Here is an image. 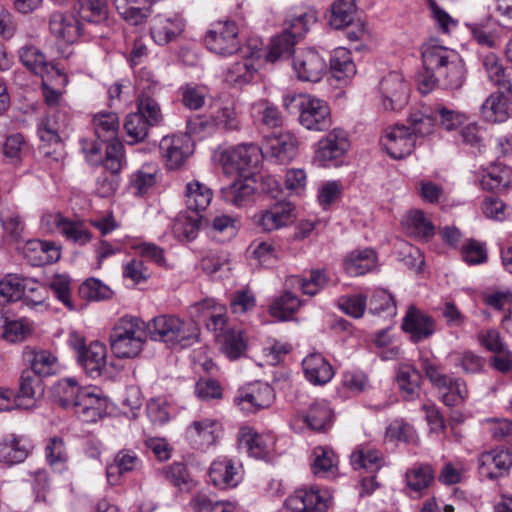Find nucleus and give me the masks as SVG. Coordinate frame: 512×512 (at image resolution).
<instances>
[{
    "mask_svg": "<svg viewBox=\"0 0 512 512\" xmlns=\"http://www.w3.org/2000/svg\"><path fill=\"white\" fill-rule=\"evenodd\" d=\"M151 339L170 347L185 348L198 341L199 328L193 321H184L176 315H160L149 324Z\"/></svg>",
    "mask_w": 512,
    "mask_h": 512,
    "instance_id": "f257e3e1",
    "label": "nucleus"
},
{
    "mask_svg": "<svg viewBox=\"0 0 512 512\" xmlns=\"http://www.w3.org/2000/svg\"><path fill=\"white\" fill-rule=\"evenodd\" d=\"M146 340L144 322L134 316H123L114 324L109 335L110 348L117 358H134Z\"/></svg>",
    "mask_w": 512,
    "mask_h": 512,
    "instance_id": "f03ea898",
    "label": "nucleus"
},
{
    "mask_svg": "<svg viewBox=\"0 0 512 512\" xmlns=\"http://www.w3.org/2000/svg\"><path fill=\"white\" fill-rule=\"evenodd\" d=\"M315 21L316 15L312 11L290 14L284 22L283 32L271 39L266 54L267 61L273 63L288 58L298 39L308 31L309 25Z\"/></svg>",
    "mask_w": 512,
    "mask_h": 512,
    "instance_id": "7ed1b4c3",
    "label": "nucleus"
},
{
    "mask_svg": "<svg viewBox=\"0 0 512 512\" xmlns=\"http://www.w3.org/2000/svg\"><path fill=\"white\" fill-rule=\"evenodd\" d=\"M34 74L41 78V92L45 105L51 110H65L67 103L64 94L69 83L67 74L55 65L43 61L40 53H36L34 58Z\"/></svg>",
    "mask_w": 512,
    "mask_h": 512,
    "instance_id": "20e7f679",
    "label": "nucleus"
},
{
    "mask_svg": "<svg viewBox=\"0 0 512 512\" xmlns=\"http://www.w3.org/2000/svg\"><path fill=\"white\" fill-rule=\"evenodd\" d=\"M241 43L239 25L231 19L214 21L204 36L206 48L223 57L238 52Z\"/></svg>",
    "mask_w": 512,
    "mask_h": 512,
    "instance_id": "39448f33",
    "label": "nucleus"
},
{
    "mask_svg": "<svg viewBox=\"0 0 512 512\" xmlns=\"http://www.w3.org/2000/svg\"><path fill=\"white\" fill-rule=\"evenodd\" d=\"M350 148L346 131L334 128L321 138L314 151V162L320 167H338Z\"/></svg>",
    "mask_w": 512,
    "mask_h": 512,
    "instance_id": "423d86ee",
    "label": "nucleus"
},
{
    "mask_svg": "<svg viewBox=\"0 0 512 512\" xmlns=\"http://www.w3.org/2000/svg\"><path fill=\"white\" fill-rule=\"evenodd\" d=\"M295 218V206L288 201H278L259 210L252 220L260 231L271 233L291 225Z\"/></svg>",
    "mask_w": 512,
    "mask_h": 512,
    "instance_id": "0eeeda50",
    "label": "nucleus"
},
{
    "mask_svg": "<svg viewBox=\"0 0 512 512\" xmlns=\"http://www.w3.org/2000/svg\"><path fill=\"white\" fill-rule=\"evenodd\" d=\"M274 399V389L267 383L256 381L241 387L234 398V403L245 413H256L269 408Z\"/></svg>",
    "mask_w": 512,
    "mask_h": 512,
    "instance_id": "6e6552de",
    "label": "nucleus"
},
{
    "mask_svg": "<svg viewBox=\"0 0 512 512\" xmlns=\"http://www.w3.org/2000/svg\"><path fill=\"white\" fill-rule=\"evenodd\" d=\"M262 157L263 151L258 145L240 144L222 151L220 162L225 172L231 174L256 167Z\"/></svg>",
    "mask_w": 512,
    "mask_h": 512,
    "instance_id": "1a4fd4ad",
    "label": "nucleus"
},
{
    "mask_svg": "<svg viewBox=\"0 0 512 512\" xmlns=\"http://www.w3.org/2000/svg\"><path fill=\"white\" fill-rule=\"evenodd\" d=\"M331 501V496L325 490L300 488L285 500V507L290 512H327Z\"/></svg>",
    "mask_w": 512,
    "mask_h": 512,
    "instance_id": "9d476101",
    "label": "nucleus"
},
{
    "mask_svg": "<svg viewBox=\"0 0 512 512\" xmlns=\"http://www.w3.org/2000/svg\"><path fill=\"white\" fill-rule=\"evenodd\" d=\"M382 105L386 110H401L408 102L410 88L403 75L390 72L379 84Z\"/></svg>",
    "mask_w": 512,
    "mask_h": 512,
    "instance_id": "9b49d317",
    "label": "nucleus"
},
{
    "mask_svg": "<svg viewBox=\"0 0 512 512\" xmlns=\"http://www.w3.org/2000/svg\"><path fill=\"white\" fill-rule=\"evenodd\" d=\"M299 123L310 131H325L332 125L328 104L312 95L304 102L299 114Z\"/></svg>",
    "mask_w": 512,
    "mask_h": 512,
    "instance_id": "f8f14e48",
    "label": "nucleus"
},
{
    "mask_svg": "<svg viewBox=\"0 0 512 512\" xmlns=\"http://www.w3.org/2000/svg\"><path fill=\"white\" fill-rule=\"evenodd\" d=\"M293 68L301 81L318 82L325 74L327 64L316 50L306 48L294 56Z\"/></svg>",
    "mask_w": 512,
    "mask_h": 512,
    "instance_id": "ddd939ff",
    "label": "nucleus"
},
{
    "mask_svg": "<svg viewBox=\"0 0 512 512\" xmlns=\"http://www.w3.org/2000/svg\"><path fill=\"white\" fill-rule=\"evenodd\" d=\"M381 144L392 158L402 159L412 153L416 141L407 126L396 124L385 130Z\"/></svg>",
    "mask_w": 512,
    "mask_h": 512,
    "instance_id": "4468645a",
    "label": "nucleus"
},
{
    "mask_svg": "<svg viewBox=\"0 0 512 512\" xmlns=\"http://www.w3.org/2000/svg\"><path fill=\"white\" fill-rule=\"evenodd\" d=\"M479 114L486 123H504L512 117V98L504 92L495 91L482 103Z\"/></svg>",
    "mask_w": 512,
    "mask_h": 512,
    "instance_id": "2eb2a0df",
    "label": "nucleus"
},
{
    "mask_svg": "<svg viewBox=\"0 0 512 512\" xmlns=\"http://www.w3.org/2000/svg\"><path fill=\"white\" fill-rule=\"evenodd\" d=\"M50 33L65 43H74L83 35V25L70 12H54L49 17Z\"/></svg>",
    "mask_w": 512,
    "mask_h": 512,
    "instance_id": "dca6fc26",
    "label": "nucleus"
},
{
    "mask_svg": "<svg viewBox=\"0 0 512 512\" xmlns=\"http://www.w3.org/2000/svg\"><path fill=\"white\" fill-rule=\"evenodd\" d=\"M298 140L289 132H281L266 137L263 156L266 155L279 163L291 161L297 154Z\"/></svg>",
    "mask_w": 512,
    "mask_h": 512,
    "instance_id": "f3484780",
    "label": "nucleus"
},
{
    "mask_svg": "<svg viewBox=\"0 0 512 512\" xmlns=\"http://www.w3.org/2000/svg\"><path fill=\"white\" fill-rule=\"evenodd\" d=\"M160 150L166 166L175 170L188 159L192 153V145L186 135L165 136L160 142Z\"/></svg>",
    "mask_w": 512,
    "mask_h": 512,
    "instance_id": "a211bd4d",
    "label": "nucleus"
},
{
    "mask_svg": "<svg viewBox=\"0 0 512 512\" xmlns=\"http://www.w3.org/2000/svg\"><path fill=\"white\" fill-rule=\"evenodd\" d=\"M481 475L496 479L507 472L512 466V451L508 448H495L480 454L478 458Z\"/></svg>",
    "mask_w": 512,
    "mask_h": 512,
    "instance_id": "6ab92c4d",
    "label": "nucleus"
},
{
    "mask_svg": "<svg viewBox=\"0 0 512 512\" xmlns=\"http://www.w3.org/2000/svg\"><path fill=\"white\" fill-rule=\"evenodd\" d=\"M220 433V423L210 418L195 420L186 429L187 439L198 449H206L214 445Z\"/></svg>",
    "mask_w": 512,
    "mask_h": 512,
    "instance_id": "aec40b11",
    "label": "nucleus"
},
{
    "mask_svg": "<svg viewBox=\"0 0 512 512\" xmlns=\"http://www.w3.org/2000/svg\"><path fill=\"white\" fill-rule=\"evenodd\" d=\"M184 21L180 16L158 15L152 20L151 37L158 45H166L176 40L184 31Z\"/></svg>",
    "mask_w": 512,
    "mask_h": 512,
    "instance_id": "412c9836",
    "label": "nucleus"
},
{
    "mask_svg": "<svg viewBox=\"0 0 512 512\" xmlns=\"http://www.w3.org/2000/svg\"><path fill=\"white\" fill-rule=\"evenodd\" d=\"M402 329L410 334L413 342H420L432 336L435 322L432 317L411 306L403 319Z\"/></svg>",
    "mask_w": 512,
    "mask_h": 512,
    "instance_id": "4be33fe9",
    "label": "nucleus"
},
{
    "mask_svg": "<svg viewBox=\"0 0 512 512\" xmlns=\"http://www.w3.org/2000/svg\"><path fill=\"white\" fill-rule=\"evenodd\" d=\"M95 389L90 387L83 388L73 411L84 422H95L102 416L106 406V400Z\"/></svg>",
    "mask_w": 512,
    "mask_h": 512,
    "instance_id": "5701e85b",
    "label": "nucleus"
},
{
    "mask_svg": "<svg viewBox=\"0 0 512 512\" xmlns=\"http://www.w3.org/2000/svg\"><path fill=\"white\" fill-rule=\"evenodd\" d=\"M209 477L218 488H232L241 481L240 467L236 466L231 459H217L210 466Z\"/></svg>",
    "mask_w": 512,
    "mask_h": 512,
    "instance_id": "b1692460",
    "label": "nucleus"
},
{
    "mask_svg": "<svg viewBox=\"0 0 512 512\" xmlns=\"http://www.w3.org/2000/svg\"><path fill=\"white\" fill-rule=\"evenodd\" d=\"M302 366L306 379L314 385H324L334 376L333 367L320 353L306 356Z\"/></svg>",
    "mask_w": 512,
    "mask_h": 512,
    "instance_id": "393cba45",
    "label": "nucleus"
},
{
    "mask_svg": "<svg viewBox=\"0 0 512 512\" xmlns=\"http://www.w3.org/2000/svg\"><path fill=\"white\" fill-rule=\"evenodd\" d=\"M107 348L104 344L94 341L80 353L78 361L86 374L92 378L102 375L106 367Z\"/></svg>",
    "mask_w": 512,
    "mask_h": 512,
    "instance_id": "a878e982",
    "label": "nucleus"
},
{
    "mask_svg": "<svg viewBox=\"0 0 512 512\" xmlns=\"http://www.w3.org/2000/svg\"><path fill=\"white\" fill-rule=\"evenodd\" d=\"M83 388L75 378H63L50 388V398L64 409L73 410Z\"/></svg>",
    "mask_w": 512,
    "mask_h": 512,
    "instance_id": "bb28decb",
    "label": "nucleus"
},
{
    "mask_svg": "<svg viewBox=\"0 0 512 512\" xmlns=\"http://www.w3.org/2000/svg\"><path fill=\"white\" fill-rule=\"evenodd\" d=\"M457 52L431 40L422 45L421 56L424 70L428 73L438 72L446 63L452 60Z\"/></svg>",
    "mask_w": 512,
    "mask_h": 512,
    "instance_id": "cd10ccee",
    "label": "nucleus"
},
{
    "mask_svg": "<svg viewBox=\"0 0 512 512\" xmlns=\"http://www.w3.org/2000/svg\"><path fill=\"white\" fill-rule=\"evenodd\" d=\"M213 199L212 189L198 180L188 182L185 187V204L195 214L206 210Z\"/></svg>",
    "mask_w": 512,
    "mask_h": 512,
    "instance_id": "c85d7f7f",
    "label": "nucleus"
},
{
    "mask_svg": "<svg viewBox=\"0 0 512 512\" xmlns=\"http://www.w3.org/2000/svg\"><path fill=\"white\" fill-rule=\"evenodd\" d=\"M26 364L19 377L18 389L15 392L16 406L19 409H29L32 399V350L26 347L23 351Z\"/></svg>",
    "mask_w": 512,
    "mask_h": 512,
    "instance_id": "c756f323",
    "label": "nucleus"
},
{
    "mask_svg": "<svg viewBox=\"0 0 512 512\" xmlns=\"http://www.w3.org/2000/svg\"><path fill=\"white\" fill-rule=\"evenodd\" d=\"M403 224L407 233L419 241L427 242L435 234V226L421 210L410 211Z\"/></svg>",
    "mask_w": 512,
    "mask_h": 512,
    "instance_id": "7c9ffc66",
    "label": "nucleus"
},
{
    "mask_svg": "<svg viewBox=\"0 0 512 512\" xmlns=\"http://www.w3.org/2000/svg\"><path fill=\"white\" fill-rule=\"evenodd\" d=\"M376 254L372 249L355 250L347 254L344 269L352 277L364 275L374 269Z\"/></svg>",
    "mask_w": 512,
    "mask_h": 512,
    "instance_id": "2f4dec72",
    "label": "nucleus"
},
{
    "mask_svg": "<svg viewBox=\"0 0 512 512\" xmlns=\"http://www.w3.org/2000/svg\"><path fill=\"white\" fill-rule=\"evenodd\" d=\"M452 58L435 74L439 80V85L442 87L446 89H459L463 85L465 78L464 62L458 53L452 55Z\"/></svg>",
    "mask_w": 512,
    "mask_h": 512,
    "instance_id": "473e14b6",
    "label": "nucleus"
},
{
    "mask_svg": "<svg viewBox=\"0 0 512 512\" xmlns=\"http://www.w3.org/2000/svg\"><path fill=\"white\" fill-rule=\"evenodd\" d=\"M23 439L15 435H9L0 441V462L13 466L23 462L29 454Z\"/></svg>",
    "mask_w": 512,
    "mask_h": 512,
    "instance_id": "72a5a7b5",
    "label": "nucleus"
},
{
    "mask_svg": "<svg viewBox=\"0 0 512 512\" xmlns=\"http://www.w3.org/2000/svg\"><path fill=\"white\" fill-rule=\"evenodd\" d=\"M489 80L512 94V72L507 71L494 53H487L482 60Z\"/></svg>",
    "mask_w": 512,
    "mask_h": 512,
    "instance_id": "f704fd0d",
    "label": "nucleus"
},
{
    "mask_svg": "<svg viewBox=\"0 0 512 512\" xmlns=\"http://www.w3.org/2000/svg\"><path fill=\"white\" fill-rule=\"evenodd\" d=\"M332 76L338 81L346 82L356 74V66L352 60L351 52L338 47L333 51L330 59Z\"/></svg>",
    "mask_w": 512,
    "mask_h": 512,
    "instance_id": "c9c22d12",
    "label": "nucleus"
},
{
    "mask_svg": "<svg viewBox=\"0 0 512 512\" xmlns=\"http://www.w3.org/2000/svg\"><path fill=\"white\" fill-rule=\"evenodd\" d=\"M311 469L318 477H329L337 473V455L328 447L318 446L314 448Z\"/></svg>",
    "mask_w": 512,
    "mask_h": 512,
    "instance_id": "e433bc0d",
    "label": "nucleus"
},
{
    "mask_svg": "<svg viewBox=\"0 0 512 512\" xmlns=\"http://www.w3.org/2000/svg\"><path fill=\"white\" fill-rule=\"evenodd\" d=\"M351 465L355 470H365L370 474L376 473L384 466L382 454L369 447H359L350 456Z\"/></svg>",
    "mask_w": 512,
    "mask_h": 512,
    "instance_id": "4c0bfd02",
    "label": "nucleus"
},
{
    "mask_svg": "<svg viewBox=\"0 0 512 512\" xmlns=\"http://www.w3.org/2000/svg\"><path fill=\"white\" fill-rule=\"evenodd\" d=\"M140 462V459L133 451H119L114 458V462L108 465L106 469L109 483L112 485L117 484L120 475L135 470Z\"/></svg>",
    "mask_w": 512,
    "mask_h": 512,
    "instance_id": "58836bf2",
    "label": "nucleus"
},
{
    "mask_svg": "<svg viewBox=\"0 0 512 512\" xmlns=\"http://www.w3.org/2000/svg\"><path fill=\"white\" fill-rule=\"evenodd\" d=\"M194 309L199 313V316L207 319L206 326L209 330L221 331V333L224 331L226 310L223 306L217 304L214 299H205L195 304Z\"/></svg>",
    "mask_w": 512,
    "mask_h": 512,
    "instance_id": "ea45409f",
    "label": "nucleus"
},
{
    "mask_svg": "<svg viewBox=\"0 0 512 512\" xmlns=\"http://www.w3.org/2000/svg\"><path fill=\"white\" fill-rule=\"evenodd\" d=\"M96 136L103 142L118 140L119 117L114 112H100L93 117Z\"/></svg>",
    "mask_w": 512,
    "mask_h": 512,
    "instance_id": "a19ab883",
    "label": "nucleus"
},
{
    "mask_svg": "<svg viewBox=\"0 0 512 512\" xmlns=\"http://www.w3.org/2000/svg\"><path fill=\"white\" fill-rule=\"evenodd\" d=\"M267 440L250 427H243L240 430L239 445L254 458L263 459L268 455L269 445Z\"/></svg>",
    "mask_w": 512,
    "mask_h": 512,
    "instance_id": "79ce46f5",
    "label": "nucleus"
},
{
    "mask_svg": "<svg viewBox=\"0 0 512 512\" xmlns=\"http://www.w3.org/2000/svg\"><path fill=\"white\" fill-rule=\"evenodd\" d=\"M254 192L255 187L248 180H237L221 190L223 199L236 207L247 205Z\"/></svg>",
    "mask_w": 512,
    "mask_h": 512,
    "instance_id": "37998d69",
    "label": "nucleus"
},
{
    "mask_svg": "<svg viewBox=\"0 0 512 512\" xmlns=\"http://www.w3.org/2000/svg\"><path fill=\"white\" fill-rule=\"evenodd\" d=\"M440 399L448 407L459 406L465 402L468 397L466 383L461 378H451L447 376L446 387H439Z\"/></svg>",
    "mask_w": 512,
    "mask_h": 512,
    "instance_id": "c03bdc74",
    "label": "nucleus"
},
{
    "mask_svg": "<svg viewBox=\"0 0 512 512\" xmlns=\"http://www.w3.org/2000/svg\"><path fill=\"white\" fill-rule=\"evenodd\" d=\"M74 9L87 22L102 23L108 18V5L105 0H78Z\"/></svg>",
    "mask_w": 512,
    "mask_h": 512,
    "instance_id": "a18cd8bd",
    "label": "nucleus"
},
{
    "mask_svg": "<svg viewBox=\"0 0 512 512\" xmlns=\"http://www.w3.org/2000/svg\"><path fill=\"white\" fill-rule=\"evenodd\" d=\"M420 372L412 365H402L397 374V383L406 400H413L420 392Z\"/></svg>",
    "mask_w": 512,
    "mask_h": 512,
    "instance_id": "49530a36",
    "label": "nucleus"
},
{
    "mask_svg": "<svg viewBox=\"0 0 512 512\" xmlns=\"http://www.w3.org/2000/svg\"><path fill=\"white\" fill-rule=\"evenodd\" d=\"M27 279L18 274H7L0 280V303L20 300L26 290Z\"/></svg>",
    "mask_w": 512,
    "mask_h": 512,
    "instance_id": "de8ad7c7",
    "label": "nucleus"
},
{
    "mask_svg": "<svg viewBox=\"0 0 512 512\" xmlns=\"http://www.w3.org/2000/svg\"><path fill=\"white\" fill-rule=\"evenodd\" d=\"M329 278L324 270H312L309 276H291L287 279L290 286H299L306 295L314 296L328 284Z\"/></svg>",
    "mask_w": 512,
    "mask_h": 512,
    "instance_id": "09e8293b",
    "label": "nucleus"
},
{
    "mask_svg": "<svg viewBox=\"0 0 512 512\" xmlns=\"http://www.w3.org/2000/svg\"><path fill=\"white\" fill-rule=\"evenodd\" d=\"M512 182V169L507 166L494 165L482 176L480 184L483 189L489 191H501Z\"/></svg>",
    "mask_w": 512,
    "mask_h": 512,
    "instance_id": "8fccbe9b",
    "label": "nucleus"
},
{
    "mask_svg": "<svg viewBox=\"0 0 512 512\" xmlns=\"http://www.w3.org/2000/svg\"><path fill=\"white\" fill-rule=\"evenodd\" d=\"M217 338L221 344V350L230 359L240 357L246 348L240 329L227 328L222 333L217 334Z\"/></svg>",
    "mask_w": 512,
    "mask_h": 512,
    "instance_id": "3c124183",
    "label": "nucleus"
},
{
    "mask_svg": "<svg viewBox=\"0 0 512 512\" xmlns=\"http://www.w3.org/2000/svg\"><path fill=\"white\" fill-rule=\"evenodd\" d=\"M301 301L291 292L287 291L275 298L269 306V313L281 321L289 320L300 308Z\"/></svg>",
    "mask_w": 512,
    "mask_h": 512,
    "instance_id": "603ef678",
    "label": "nucleus"
},
{
    "mask_svg": "<svg viewBox=\"0 0 512 512\" xmlns=\"http://www.w3.org/2000/svg\"><path fill=\"white\" fill-rule=\"evenodd\" d=\"M303 420L312 430L321 431L331 424L332 411L325 401H316L303 415Z\"/></svg>",
    "mask_w": 512,
    "mask_h": 512,
    "instance_id": "864d4df0",
    "label": "nucleus"
},
{
    "mask_svg": "<svg viewBox=\"0 0 512 512\" xmlns=\"http://www.w3.org/2000/svg\"><path fill=\"white\" fill-rule=\"evenodd\" d=\"M356 14L354 0H337L331 7L330 25L343 29L352 24Z\"/></svg>",
    "mask_w": 512,
    "mask_h": 512,
    "instance_id": "5fc2aeb1",
    "label": "nucleus"
},
{
    "mask_svg": "<svg viewBox=\"0 0 512 512\" xmlns=\"http://www.w3.org/2000/svg\"><path fill=\"white\" fill-rule=\"evenodd\" d=\"M201 223L199 214L194 216L179 215L172 226V231L180 241L190 242L197 237Z\"/></svg>",
    "mask_w": 512,
    "mask_h": 512,
    "instance_id": "6e6d98bb",
    "label": "nucleus"
},
{
    "mask_svg": "<svg viewBox=\"0 0 512 512\" xmlns=\"http://www.w3.org/2000/svg\"><path fill=\"white\" fill-rule=\"evenodd\" d=\"M255 52L251 53L250 58L232 64L226 73V80L230 83L245 84L252 80L256 67L252 57Z\"/></svg>",
    "mask_w": 512,
    "mask_h": 512,
    "instance_id": "4d7b16f0",
    "label": "nucleus"
},
{
    "mask_svg": "<svg viewBox=\"0 0 512 512\" xmlns=\"http://www.w3.org/2000/svg\"><path fill=\"white\" fill-rule=\"evenodd\" d=\"M137 109V113H139L151 126H157L163 120V115L158 102L145 92L138 96Z\"/></svg>",
    "mask_w": 512,
    "mask_h": 512,
    "instance_id": "13d9d810",
    "label": "nucleus"
},
{
    "mask_svg": "<svg viewBox=\"0 0 512 512\" xmlns=\"http://www.w3.org/2000/svg\"><path fill=\"white\" fill-rule=\"evenodd\" d=\"M407 128L413 134L414 139L430 135L435 127V117L422 111H415L408 118Z\"/></svg>",
    "mask_w": 512,
    "mask_h": 512,
    "instance_id": "bf43d9fd",
    "label": "nucleus"
},
{
    "mask_svg": "<svg viewBox=\"0 0 512 512\" xmlns=\"http://www.w3.org/2000/svg\"><path fill=\"white\" fill-rule=\"evenodd\" d=\"M59 370L58 359L50 351H34V375L48 377L57 374Z\"/></svg>",
    "mask_w": 512,
    "mask_h": 512,
    "instance_id": "052dcab7",
    "label": "nucleus"
},
{
    "mask_svg": "<svg viewBox=\"0 0 512 512\" xmlns=\"http://www.w3.org/2000/svg\"><path fill=\"white\" fill-rule=\"evenodd\" d=\"M158 474L169 481L172 485L182 488H188L191 478L186 465L182 462H174L158 470Z\"/></svg>",
    "mask_w": 512,
    "mask_h": 512,
    "instance_id": "680f3d73",
    "label": "nucleus"
},
{
    "mask_svg": "<svg viewBox=\"0 0 512 512\" xmlns=\"http://www.w3.org/2000/svg\"><path fill=\"white\" fill-rule=\"evenodd\" d=\"M150 127L152 126L137 112L128 114L124 122V129L131 139V144L143 141Z\"/></svg>",
    "mask_w": 512,
    "mask_h": 512,
    "instance_id": "e2e57ef3",
    "label": "nucleus"
},
{
    "mask_svg": "<svg viewBox=\"0 0 512 512\" xmlns=\"http://www.w3.org/2000/svg\"><path fill=\"white\" fill-rule=\"evenodd\" d=\"M212 114L217 130L234 131L240 128V120L232 102L220 106Z\"/></svg>",
    "mask_w": 512,
    "mask_h": 512,
    "instance_id": "0e129e2a",
    "label": "nucleus"
},
{
    "mask_svg": "<svg viewBox=\"0 0 512 512\" xmlns=\"http://www.w3.org/2000/svg\"><path fill=\"white\" fill-rule=\"evenodd\" d=\"M34 247V266H44L56 263L61 257V247L53 241L38 240Z\"/></svg>",
    "mask_w": 512,
    "mask_h": 512,
    "instance_id": "69168bd1",
    "label": "nucleus"
},
{
    "mask_svg": "<svg viewBox=\"0 0 512 512\" xmlns=\"http://www.w3.org/2000/svg\"><path fill=\"white\" fill-rule=\"evenodd\" d=\"M433 479L434 471L430 465L414 467L406 473L408 487L416 492L426 489Z\"/></svg>",
    "mask_w": 512,
    "mask_h": 512,
    "instance_id": "338daca9",
    "label": "nucleus"
},
{
    "mask_svg": "<svg viewBox=\"0 0 512 512\" xmlns=\"http://www.w3.org/2000/svg\"><path fill=\"white\" fill-rule=\"evenodd\" d=\"M182 103L190 110H198L205 104L208 89L203 85L186 84L180 88Z\"/></svg>",
    "mask_w": 512,
    "mask_h": 512,
    "instance_id": "774afa93",
    "label": "nucleus"
}]
</instances>
